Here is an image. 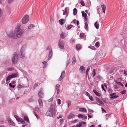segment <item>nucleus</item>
<instances>
[{
  "label": "nucleus",
  "mask_w": 127,
  "mask_h": 127,
  "mask_svg": "<svg viewBox=\"0 0 127 127\" xmlns=\"http://www.w3.org/2000/svg\"><path fill=\"white\" fill-rule=\"evenodd\" d=\"M80 4L83 6H84L85 5V4L84 2L82 1H80Z\"/></svg>",
  "instance_id": "obj_39"
},
{
  "label": "nucleus",
  "mask_w": 127,
  "mask_h": 127,
  "mask_svg": "<svg viewBox=\"0 0 127 127\" xmlns=\"http://www.w3.org/2000/svg\"><path fill=\"white\" fill-rule=\"evenodd\" d=\"M59 87H60V85L59 84H57L56 86V89L58 88H59Z\"/></svg>",
  "instance_id": "obj_62"
},
{
  "label": "nucleus",
  "mask_w": 127,
  "mask_h": 127,
  "mask_svg": "<svg viewBox=\"0 0 127 127\" xmlns=\"http://www.w3.org/2000/svg\"><path fill=\"white\" fill-rule=\"evenodd\" d=\"M89 69H90V68H88L86 70V77L88 75V72L89 71Z\"/></svg>",
  "instance_id": "obj_36"
},
{
  "label": "nucleus",
  "mask_w": 127,
  "mask_h": 127,
  "mask_svg": "<svg viewBox=\"0 0 127 127\" xmlns=\"http://www.w3.org/2000/svg\"><path fill=\"white\" fill-rule=\"evenodd\" d=\"M62 116L61 115H60L59 117H57V119H59L60 118H62Z\"/></svg>",
  "instance_id": "obj_63"
},
{
  "label": "nucleus",
  "mask_w": 127,
  "mask_h": 127,
  "mask_svg": "<svg viewBox=\"0 0 127 127\" xmlns=\"http://www.w3.org/2000/svg\"><path fill=\"white\" fill-rule=\"evenodd\" d=\"M34 27V26L33 24H30L28 26V29H31Z\"/></svg>",
  "instance_id": "obj_22"
},
{
  "label": "nucleus",
  "mask_w": 127,
  "mask_h": 127,
  "mask_svg": "<svg viewBox=\"0 0 127 127\" xmlns=\"http://www.w3.org/2000/svg\"><path fill=\"white\" fill-rule=\"evenodd\" d=\"M65 74V72L64 71H63L62 73L61 76H62V77H63L64 78Z\"/></svg>",
  "instance_id": "obj_35"
},
{
  "label": "nucleus",
  "mask_w": 127,
  "mask_h": 127,
  "mask_svg": "<svg viewBox=\"0 0 127 127\" xmlns=\"http://www.w3.org/2000/svg\"><path fill=\"white\" fill-rule=\"evenodd\" d=\"M52 55V50L51 49L50 50V52L49 55L48 59H50Z\"/></svg>",
  "instance_id": "obj_14"
},
{
  "label": "nucleus",
  "mask_w": 127,
  "mask_h": 127,
  "mask_svg": "<svg viewBox=\"0 0 127 127\" xmlns=\"http://www.w3.org/2000/svg\"><path fill=\"white\" fill-rule=\"evenodd\" d=\"M12 78L16 77L17 76V75L16 74H12L10 75Z\"/></svg>",
  "instance_id": "obj_32"
},
{
  "label": "nucleus",
  "mask_w": 127,
  "mask_h": 127,
  "mask_svg": "<svg viewBox=\"0 0 127 127\" xmlns=\"http://www.w3.org/2000/svg\"><path fill=\"white\" fill-rule=\"evenodd\" d=\"M21 57L22 58H24L25 56L24 54H23V53L21 51Z\"/></svg>",
  "instance_id": "obj_28"
},
{
  "label": "nucleus",
  "mask_w": 127,
  "mask_h": 127,
  "mask_svg": "<svg viewBox=\"0 0 127 127\" xmlns=\"http://www.w3.org/2000/svg\"><path fill=\"white\" fill-rule=\"evenodd\" d=\"M38 95L40 98H42L43 97V93L42 89H40L38 91Z\"/></svg>",
  "instance_id": "obj_6"
},
{
  "label": "nucleus",
  "mask_w": 127,
  "mask_h": 127,
  "mask_svg": "<svg viewBox=\"0 0 127 127\" xmlns=\"http://www.w3.org/2000/svg\"><path fill=\"white\" fill-rule=\"evenodd\" d=\"M89 99L91 100L92 101H93L94 100V99L92 96H89Z\"/></svg>",
  "instance_id": "obj_50"
},
{
  "label": "nucleus",
  "mask_w": 127,
  "mask_h": 127,
  "mask_svg": "<svg viewBox=\"0 0 127 127\" xmlns=\"http://www.w3.org/2000/svg\"><path fill=\"white\" fill-rule=\"evenodd\" d=\"M22 119L20 118L19 120L18 121L19 122L21 123V121L22 120Z\"/></svg>",
  "instance_id": "obj_64"
},
{
  "label": "nucleus",
  "mask_w": 127,
  "mask_h": 127,
  "mask_svg": "<svg viewBox=\"0 0 127 127\" xmlns=\"http://www.w3.org/2000/svg\"><path fill=\"white\" fill-rule=\"evenodd\" d=\"M14 69V68L13 67H11L7 69L8 70H11Z\"/></svg>",
  "instance_id": "obj_49"
},
{
  "label": "nucleus",
  "mask_w": 127,
  "mask_h": 127,
  "mask_svg": "<svg viewBox=\"0 0 127 127\" xmlns=\"http://www.w3.org/2000/svg\"><path fill=\"white\" fill-rule=\"evenodd\" d=\"M36 110L39 113H41V111L38 108H37L36 109Z\"/></svg>",
  "instance_id": "obj_43"
},
{
  "label": "nucleus",
  "mask_w": 127,
  "mask_h": 127,
  "mask_svg": "<svg viewBox=\"0 0 127 127\" xmlns=\"http://www.w3.org/2000/svg\"><path fill=\"white\" fill-rule=\"evenodd\" d=\"M116 94L115 93H114L113 94H110V96L111 98H117L118 97V96L115 95Z\"/></svg>",
  "instance_id": "obj_7"
},
{
  "label": "nucleus",
  "mask_w": 127,
  "mask_h": 127,
  "mask_svg": "<svg viewBox=\"0 0 127 127\" xmlns=\"http://www.w3.org/2000/svg\"><path fill=\"white\" fill-rule=\"evenodd\" d=\"M56 89L57 90V93L58 94L59 93L60 90L59 89V88H56Z\"/></svg>",
  "instance_id": "obj_51"
},
{
  "label": "nucleus",
  "mask_w": 127,
  "mask_h": 127,
  "mask_svg": "<svg viewBox=\"0 0 127 127\" xmlns=\"http://www.w3.org/2000/svg\"><path fill=\"white\" fill-rule=\"evenodd\" d=\"M82 125V124L80 123L79 124L77 125L76 127H81Z\"/></svg>",
  "instance_id": "obj_46"
},
{
  "label": "nucleus",
  "mask_w": 127,
  "mask_h": 127,
  "mask_svg": "<svg viewBox=\"0 0 127 127\" xmlns=\"http://www.w3.org/2000/svg\"><path fill=\"white\" fill-rule=\"evenodd\" d=\"M95 46L97 48H98L99 46V43L98 42H97L95 44Z\"/></svg>",
  "instance_id": "obj_29"
},
{
  "label": "nucleus",
  "mask_w": 127,
  "mask_h": 127,
  "mask_svg": "<svg viewBox=\"0 0 127 127\" xmlns=\"http://www.w3.org/2000/svg\"><path fill=\"white\" fill-rule=\"evenodd\" d=\"M29 20V17L28 15H26L24 16L22 20V22L23 24L27 23Z\"/></svg>",
  "instance_id": "obj_4"
},
{
  "label": "nucleus",
  "mask_w": 127,
  "mask_h": 127,
  "mask_svg": "<svg viewBox=\"0 0 127 127\" xmlns=\"http://www.w3.org/2000/svg\"><path fill=\"white\" fill-rule=\"evenodd\" d=\"M95 27L97 29H98L99 28V24L97 22H96L94 24Z\"/></svg>",
  "instance_id": "obj_17"
},
{
  "label": "nucleus",
  "mask_w": 127,
  "mask_h": 127,
  "mask_svg": "<svg viewBox=\"0 0 127 127\" xmlns=\"http://www.w3.org/2000/svg\"><path fill=\"white\" fill-rule=\"evenodd\" d=\"M34 114L36 116L37 119H39V117L36 114L35 112H34Z\"/></svg>",
  "instance_id": "obj_42"
},
{
  "label": "nucleus",
  "mask_w": 127,
  "mask_h": 127,
  "mask_svg": "<svg viewBox=\"0 0 127 127\" xmlns=\"http://www.w3.org/2000/svg\"><path fill=\"white\" fill-rule=\"evenodd\" d=\"M101 7L103 10V12L105 13V11L106 9V7L104 4L102 5H101Z\"/></svg>",
  "instance_id": "obj_10"
},
{
  "label": "nucleus",
  "mask_w": 127,
  "mask_h": 127,
  "mask_svg": "<svg viewBox=\"0 0 127 127\" xmlns=\"http://www.w3.org/2000/svg\"><path fill=\"white\" fill-rule=\"evenodd\" d=\"M74 117L75 115L73 114H70L68 116V119H71L73 118H74Z\"/></svg>",
  "instance_id": "obj_24"
},
{
  "label": "nucleus",
  "mask_w": 127,
  "mask_h": 127,
  "mask_svg": "<svg viewBox=\"0 0 127 127\" xmlns=\"http://www.w3.org/2000/svg\"><path fill=\"white\" fill-rule=\"evenodd\" d=\"M60 37L62 39H64L65 37V33L64 32H62L60 34Z\"/></svg>",
  "instance_id": "obj_13"
},
{
  "label": "nucleus",
  "mask_w": 127,
  "mask_h": 127,
  "mask_svg": "<svg viewBox=\"0 0 127 127\" xmlns=\"http://www.w3.org/2000/svg\"><path fill=\"white\" fill-rule=\"evenodd\" d=\"M73 61L72 62V64L74 65L75 63L76 59L74 57H73L72 58Z\"/></svg>",
  "instance_id": "obj_23"
},
{
  "label": "nucleus",
  "mask_w": 127,
  "mask_h": 127,
  "mask_svg": "<svg viewBox=\"0 0 127 127\" xmlns=\"http://www.w3.org/2000/svg\"><path fill=\"white\" fill-rule=\"evenodd\" d=\"M80 70L81 73H84L85 71V68L83 66L80 67Z\"/></svg>",
  "instance_id": "obj_8"
},
{
  "label": "nucleus",
  "mask_w": 127,
  "mask_h": 127,
  "mask_svg": "<svg viewBox=\"0 0 127 127\" xmlns=\"http://www.w3.org/2000/svg\"><path fill=\"white\" fill-rule=\"evenodd\" d=\"M24 120L28 123H30V121L28 117L27 116H24Z\"/></svg>",
  "instance_id": "obj_20"
},
{
  "label": "nucleus",
  "mask_w": 127,
  "mask_h": 127,
  "mask_svg": "<svg viewBox=\"0 0 127 127\" xmlns=\"http://www.w3.org/2000/svg\"><path fill=\"white\" fill-rule=\"evenodd\" d=\"M67 103L68 105V107H69L70 105L71 104V102L69 100H68L67 101Z\"/></svg>",
  "instance_id": "obj_37"
},
{
  "label": "nucleus",
  "mask_w": 127,
  "mask_h": 127,
  "mask_svg": "<svg viewBox=\"0 0 127 127\" xmlns=\"http://www.w3.org/2000/svg\"><path fill=\"white\" fill-rule=\"evenodd\" d=\"M19 58L18 54L16 53H15L12 58V62L14 64L17 63L18 61Z\"/></svg>",
  "instance_id": "obj_3"
},
{
  "label": "nucleus",
  "mask_w": 127,
  "mask_h": 127,
  "mask_svg": "<svg viewBox=\"0 0 127 127\" xmlns=\"http://www.w3.org/2000/svg\"><path fill=\"white\" fill-rule=\"evenodd\" d=\"M115 82L116 84L119 85H120L122 87L124 86L120 82H119L117 81H116Z\"/></svg>",
  "instance_id": "obj_31"
},
{
  "label": "nucleus",
  "mask_w": 127,
  "mask_h": 127,
  "mask_svg": "<svg viewBox=\"0 0 127 127\" xmlns=\"http://www.w3.org/2000/svg\"><path fill=\"white\" fill-rule=\"evenodd\" d=\"M38 84V83H36L34 85L33 87V88H34V89H35V88L37 86Z\"/></svg>",
  "instance_id": "obj_52"
},
{
  "label": "nucleus",
  "mask_w": 127,
  "mask_h": 127,
  "mask_svg": "<svg viewBox=\"0 0 127 127\" xmlns=\"http://www.w3.org/2000/svg\"><path fill=\"white\" fill-rule=\"evenodd\" d=\"M11 78L12 77H11V76H10V75H9L7 77L6 79V81H7L10 80Z\"/></svg>",
  "instance_id": "obj_30"
},
{
  "label": "nucleus",
  "mask_w": 127,
  "mask_h": 127,
  "mask_svg": "<svg viewBox=\"0 0 127 127\" xmlns=\"http://www.w3.org/2000/svg\"><path fill=\"white\" fill-rule=\"evenodd\" d=\"M38 102L39 105V106L40 107H42L43 102L42 100L40 99H39L38 100Z\"/></svg>",
  "instance_id": "obj_9"
},
{
  "label": "nucleus",
  "mask_w": 127,
  "mask_h": 127,
  "mask_svg": "<svg viewBox=\"0 0 127 127\" xmlns=\"http://www.w3.org/2000/svg\"><path fill=\"white\" fill-rule=\"evenodd\" d=\"M63 120L62 119H61L60 120V121L61 123V124L63 123Z\"/></svg>",
  "instance_id": "obj_58"
},
{
  "label": "nucleus",
  "mask_w": 127,
  "mask_h": 127,
  "mask_svg": "<svg viewBox=\"0 0 127 127\" xmlns=\"http://www.w3.org/2000/svg\"><path fill=\"white\" fill-rule=\"evenodd\" d=\"M126 92V90H123L121 91L120 92V93L122 94H124Z\"/></svg>",
  "instance_id": "obj_47"
},
{
  "label": "nucleus",
  "mask_w": 127,
  "mask_h": 127,
  "mask_svg": "<svg viewBox=\"0 0 127 127\" xmlns=\"http://www.w3.org/2000/svg\"><path fill=\"white\" fill-rule=\"evenodd\" d=\"M84 94L88 97L90 96V94L88 93L87 92H85L84 93Z\"/></svg>",
  "instance_id": "obj_40"
},
{
  "label": "nucleus",
  "mask_w": 127,
  "mask_h": 127,
  "mask_svg": "<svg viewBox=\"0 0 127 127\" xmlns=\"http://www.w3.org/2000/svg\"><path fill=\"white\" fill-rule=\"evenodd\" d=\"M79 111L81 112H86L87 110L85 108H81L79 109Z\"/></svg>",
  "instance_id": "obj_18"
},
{
  "label": "nucleus",
  "mask_w": 127,
  "mask_h": 127,
  "mask_svg": "<svg viewBox=\"0 0 127 127\" xmlns=\"http://www.w3.org/2000/svg\"><path fill=\"white\" fill-rule=\"evenodd\" d=\"M93 77H94L95 75V70L94 69L93 70Z\"/></svg>",
  "instance_id": "obj_38"
},
{
  "label": "nucleus",
  "mask_w": 127,
  "mask_h": 127,
  "mask_svg": "<svg viewBox=\"0 0 127 127\" xmlns=\"http://www.w3.org/2000/svg\"><path fill=\"white\" fill-rule=\"evenodd\" d=\"M106 116L107 117H111V115L110 114H108L106 115Z\"/></svg>",
  "instance_id": "obj_45"
},
{
  "label": "nucleus",
  "mask_w": 127,
  "mask_h": 127,
  "mask_svg": "<svg viewBox=\"0 0 127 127\" xmlns=\"http://www.w3.org/2000/svg\"><path fill=\"white\" fill-rule=\"evenodd\" d=\"M21 123L22 124H24L25 123V121L23 119H22L21 121Z\"/></svg>",
  "instance_id": "obj_59"
},
{
  "label": "nucleus",
  "mask_w": 127,
  "mask_h": 127,
  "mask_svg": "<svg viewBox=\"0 0 127 127\" xmlns=\"http://www.w3.org/2000/svg\"><path fill=\"white\" fill-rule=\"evenodd\" d=\"M81 48V46L80 44H78L76 45V48L77 50H79Z\"/></svg>",
  "instance_id": "obj_15"
},
{
  "label": "nucleus",
  "mask_w": 127,
  "mask_h": 127,
  "mask_svg": "<svg viewBox=\"0 0 127 127\" xmlns=\"http://www.w3.org/2000/svg\"><path fill=\"white\" fill-rule=\"evenodd\" d=\"M53 97H52L50 99H49L48 100V101L49 102H51L53 100Z\"/></svg>",
  "instance_id": "obj_56"
},
{
  "label": "nucleus",
  "mask_w": 127,
  "mask_h": 127,
  "mask_svg": "<svg viewBox=\"0 0 127 127\" xmlns=\"http://www.w3.org/2000/svg\"><path fill=\"white\" fill-rule=\"evenodd\" d=\"M93 92L95 94L98 96H99L100 95V94L98 92L96 91L95 90H93Z\"/></svg>",
  "instance_id": "obj_19"
},
{
  "label": "nucleus",
  "mask_w": 127,
  "mask_h": 127,
  "mask_svg": "<svg viewBox=\"0 0 127 127\" xmlns=\"http://www.w3.org/2000/svg\"><path fill=\"white\" fill-rule=\"evenodd\" d=\"M55 107L53 105H51L49 110L46 113L45 115L50 117L54 116L55 115Z\"/></svg>",
  "instance_id": "obj_2"
},
{
  "label": "nucleus",
  "mask_w": 127,
  "mask_h": 127,
  "mask_svg": "<svg viewBox=\"0 0 127 127\" xmlns=\"http://www.w3.org/2000/svg\"><path fill=\"white\" fill-rule=\"evenodd\" d=\"M58 103L59 104H60L61 103V100L60 99H58L57 100Z\"/></svg>",
  "instance_id": "obj_41"
},
{
  "label": "nucleus",
  "mask_w": 127,
  "mask_h": 127,
  "mask_svg": "<svg viewBox=\"0 0 127 127\" xmlns=\"http://www.w3.org/2000/svg\"><path fill=\"white\" fill-rule=\"evenodd\" d=\"M22 87V86L21 85H19L18 86V89L19 90V88L21 89Z\"/></svg>",
  "instance_id": "obj_53"
},
{
  "label": "nucleus",
  "mask_w": 127,
  "mask_h": 127,
  "mask_svg": "<svg viewBox=\"0 0 127 127\" xmlns=\"http://www.w3.org/2000/svg\"><path fill=\"white\" fill-rule=\"evenodd\" d=\"M96 101L97 102H98L101 104H103V103L98 97L96 98Z\"/></svg>",
  "instance_id": "obj_12"
},
{
  "label": "nucleus",
  "mask_w": 127,
  "mask_h": 127,
  "mask_svg": "<svg viewBox=\"0 0 127 127\" xmlns=\"http://www.w3.org/2000/svg\"><path fill=\"white\" fill-rule=\"evenodd\" d=\"M8 122L9 124L12 126H14L15 125V123L14 122L10 119L9 120H8Z\"/></svg>",
  "instance_id": "obj_16"
},
{
  "label": "nucleus",
  "mask_w": 127,
  "mask_h": 127,
  "mask_svg": "<svg viewBox=\"0 0 127 127\" xmlns=\"http://www.w3.org/2000/svg\"><path fill=\"white\" fill-rule=\"evenodd\" d=\"M84 36V34L82 33H81L80 34V37L81 38H83Z\"/></svg>",
  "instance_id": "obj_34"
},
{
  "label": "nucleus",
  "mask_w": 127,
  "mask_h": 127,
  "mask_svg": "<svg viewBox=\"0 0 127 127\" xmlns=\"http://www.w3.org/2000/svg\"><path fill=\"white\" fill-rule=\"evenodd\" d=\"M63 77H62V76H60V78H59V79H58V81H61L63 79Z\"/></svg>",
  "instance_id": "obj_55"
},
{
  "label": "nucleus",
  "mask_w": 127,
  "mask_h": 127,
  "mask_svg": "<svg viewBox=\"0 0 127 127\" xmlns=\"http://www.w3.org/2000/svg\"><path fill=\"white\" fill-rule=\"evenodd\" d=\"M78 117L79 118H83L84 117V116L83 115H82L81 114H78Z\"/></svg>",
  "instance_id": "obj_33"
},
{
  "label": "nucleus",
  "mask_w": 127,
  "mask_h": 127,
  "mask_svg": "<svg viewBox=\"0 0 127 127\" xmlns=\"http://www.w3.org/2000/svg\"><path fill=\"white\" fill-rule=\"evenodd\" d=\"M59 22L61 25H62L65 22V20L63 19H62L59 20Z\"/></svg>",
  "instance_id": "obj_11"
},
{
  "label": "nucleus",
  "mask_w": 127,
  "mask_h": 127,
  "mask_svg": "<svg viewBox=\"0 0 127 127\" xmlns=\"http://www.w3.org/2000/svg\"><path fill=\"white\" fill-rule=\"evenodd\" d=\"M14 117L15 118L16 120L17 121L19 120V119H20V118L18 117L16 115H14Z\"/></svg>",
  "instance_id": "obj_44"
},
{
  "label": "nucleus",
  "mask_w": 127,
  "mask_h": 127,
  "mask_svg": "<svg viewBox=\"0 0 127 127\" xmlns=\"http://www.w3.org/2000/svg\"><path fill=\"white\" fill-rule=\"evenodd\" d=\"M77 13V10L76 8H74L73 9V14L75 15Z\"/></svg>",
  "instance_id": "obj_27"
},
{
  "label": "nucleus",
  "mask_w": 127,
  "mask_h": 127,
  "mask_svg": "<svg viewBox=\"0 0 127 127\" xmlns=\"http://www.w3.org/2000/svg\"><path fill=\"white\" fill-rule=\"evenodd\" d=\"M88 25L87 23V22H86L85 25V29L87 30H88Z\"/></svg>",
  "instance_id": "obj_21"
},
{
  "label": "nucleus",
  "mask_w": 127,
  "mask_h": 127,
  "mask_svg": "<svg viewBox=\"0 0 127 127\" xmlns=\"http://www.w3.org/2000/svg\"><path fill=\"white\" fill-rule=\"evenodd\" d=\"M101 88L102 89L104 90V91H106V90L105 89L104 87V86L103 85H101Z\"/></svg>",
  "instance_id": "obj_57"
},
{
  "label": "nucleus",
  "mask_w": 127,
  "mask_h": 127,
  "mask_svg": "<svg viewBox=\"0 0 127 127\" xmlns=\"http://www.w3.org/2000/svg\"><path fill=\"white\" fill-rule=\"evenodd\" d=\"M47 62L46 61H44L42 63L43 64H44V65H46L47 64ZM44 66H45V65H44ZM44 67V66L43 67Z\"/></svg>",
  "instance_id": "obj_60"
},
{
  "label": "nucleus",
  "mask_w": 127,
  "mask_h": 127,
  "mask_svg": "<svg viewBox=\"0 0 127 127\" xmlns=\"http://www.w3.org/2000/svg\"><path fill=\"white\" fill-rule=\"evenodd\" d=\"M21 26L19 25L17 26L16 28L15 29V34L13 32H11L9 34H8V36L12 38H15L16 36L18 38L21 37L23 33V30L20 29Z\"/></svg>",
  "instance_id": "obj_1"
},
{
  "label": "nucleus",
  "mask_w": 127,
  "mask_h": 127,
  "mask_svg": "<svg viewBox=\"0 0 127 127\" xmlns=\"http://www.w3.org/2000/svg\"><path fill=\"white\" fill-rule=\"evenodd\" d=\"M58 46L60 48L63 49L64 48V43L62 41L59 40L58 43Z\"/></svg>",
  "instance_id": "obj_5"
},
{
  "label": "nucleus",
  "mask_w": 127,
  "mask_h": 127,
  "mask_svg": "<svg viewBox=\"0 0 127 127\" xmlns=\"http://www.w3.org/2000/svg\"><path fill=\"white\" fill-rule=\"evenodd\" d=\"M67 12V9L66 8L65 9V12L63 13V15H64L65 13H66Z\"/></svg>",
  "instance_id": "obj_48"
},
{
  "label": "nucleus",
  "mask_w": 127,
  "mask_h": 127,
  "mask_svg": "<svg viewBox=\"0 0 127 127\" xmlns=\"http://www.w3.org/2000/svg\"><path fill=\"white\" fill-rule=\"evenodd\" d=\"M82 15L84 17H87V14L86 13H85L84 12V11H82L81 12Z\"/></svg>",
  "instance_id": "obj_25"
},
{
  "label": "nucleus",
  "mask_w": 127,
  "mask_h": 127,
  "mask_svg": "<svg viewBox=\"0 0 127 127\" xmlns=\"http://www.w3.org/2000/svg\"><path fill=\"white\" fill-rule=\"evenodd\" d=\"M14 0H8V3H10L12 2Z\"/></svg>",
  "instance_id": "obj_54"
},
{
  "label": "nucleus",
  "mask_w": 127,
  "mask_h": 127,
  "mask_svg": "<svg viewBox=\"0 0 127 127\" xmlns=\"http://www.w3.org/2000/svg\"><path fill=\"white\" fill-rule=\"evenodd\" d=\"M73 26V25H70L66 27V29L67 30L70 29Z\"/></svg>",
  "instance_id": "obj_26"
},
{
  "label": "nucleus",
  "mask_w": 127,
  "mask_h": 127,
  "mask_svg": "<svg viewBox=\"0 0 127 127\" xmlns=\"http://www.w3.org/2000/svg\"><path fill=\"white\" fill-rule=\"evenodd\" d=\"M84 20L85 21H86V22H87V21H88V19L87 18V17H84Z\"/></svg>",
  "instance_id": "obj_61"
}]
</instances>
